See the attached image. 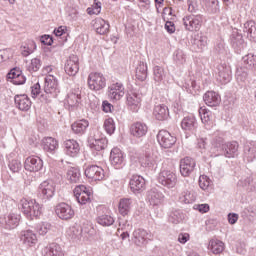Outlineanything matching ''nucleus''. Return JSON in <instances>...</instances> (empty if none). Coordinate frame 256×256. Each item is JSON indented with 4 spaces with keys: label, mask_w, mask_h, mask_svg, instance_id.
Wrapping results in <instances>:
<instances>
[{
    "label": "nucleus",
    "mask_w": 256,
    "mask_h": 256,
    "mask_svg": "<svg viewBox=\"0 0 256 256\" xmlns=\"http://www.w3.org/2000/svg\"><path fill=\"white\" fill-rule=\"evenodd\" d=\"M22 213L28 218L39 217L43 213V207L35 199L22 198L20 200Z\"/></svg>",
    "instance_id": "1"
},
{
    "label": "nucleus",
    "mask_w": 256,
    "mask_h": 256,
    "mask_svg": "<svg viewBox=\"0 0 256 256\" xmlns=\"http://www.w3.org/2000/svg\"><path fill=\"white\" fill-rule=\"evenodd\" d=\"M158 183L167 189H173L177 185V174L173 170L163 169L158 174Z\"/></svg>",
    "instance_id": "2"
},
{
    "label": "nucleus",
    "mask_w": 256,
    "mask_h": 256,
    "mask_svg": "<svg viewBox=\"0 0 256 256\" xmlns=\"http://www.w3.org/2000/svg\"><path fill=\"white\" fill-rule=\"evenodd\" d=\"M55 195V182L53 180L43 181L38 188V197L44 202L47 203L50 199H53Z\"/></svg>",
    "instance_id": "3"
},
{
    "label": "nucleus",
    "mask_w": 256,
    "mask_h": 256,
    "mask_svg": "<svg viewBox=\"0 0 256 256\" xmlns=\"http://www.w3.org/2000/svg\"><path fill=\"white\" fill-rule=\"evenodd\" d=\"M216 142V147H222V155L231 159L233 157H237V151H239V143L237 142H228L223 143V138L218 137L214 140Z\"/></svg>",
    "instance_id": "4"
},
{
    "label": "nucleus",
    "mask_w": 256,
    "mask_h": 256,
    "mask_svg": "<svg viewBox=\"0 0 256 256\" xmlns=\"http://www.w3.org/2000/svg\"><path fill=\"white\" fill-rule=\"evenodd\" d=\"M107 85V80L105 76L101 73H90L88 76V87L92 91H101Z\"/></svg>",
    "instance_id": "5"
},
{
    "label": "nucleus",
    "mask_w": 256,
    "mask_h": 256,
    "mask_svg": "<svg viewBox=\"0 0 256 256\" xmlns=\"http://www.w3.org/2000/svg\"><path fill=\"white\" fill-rule=\"evenodd\" d=\"M148 241H153V234L145 229H136L132 234V242L137 247H144Z\"/></svg>",
    "instance_id": "6"
},
{
    "label": "nucleus",
    "mask_w": 256,
    "mask_h": 256,
    "mask_svg": "<svg viewBox=\"0 0 256 256\" xmlns=\"http://www.w3.org/2000/svg\"><path fill=\"white\" fill-rule=\"evenodd\" d=\"M55 213L59 219L62 221H69L75 217V210H73V207L71 205L62 202L56 205L55 207Z\"/></svg>",
    "instance_id": "7"
},
{
    "label": "nucleus",
    "mask_w": 256,
    "mask_h": 256,
    "mask_svg": "<svg viewBox=\"0 0 256 256\" xmlns=\"http://www.w3.org/2000/svg\"><path fill=\"white\" fill-rule=\"evenodd\" d=\"M183 23L186 31H199L201 25H203V16L198 15H188L183 18Z\"/></svg>",
    "instance_id": "8"
},
{
    "label": "nucleus",
    "mask_w": 256,
    "mask_h": 256,
    "mask_svg": "<svg viewBox=\"0 0 256 256\" xmlns=\"http://www.w3.org/2000/svg\"><path fill=\"white\" fill-rule=\"evenodd\" d=\"M157 141L163 149H171L177 143V138L171 135L169 131L160 130L157 134Z\"/></svg>",
    "instance_id": "9"
},
{
    "label": "nucleus",
    "mask_w": 256,
    "mask_h": 256,
    "mask_svg": "<svg viewBox=\"0 0 256 256\" xmlns=\"http://www.w3.org/2000/svg\"><path fill=\"white\" fill-rule=\"evenodd\" d=\"M74 196L80 205H87L91 201V190L85 185H78L74 189Z\"/></svg>",
    "instance_id": "10"
},
{
    "label": "nucleus",
    "mask_w": 256,
    "mask_h": 256,
    "mask_svg": "<svg viewBox=\"0 0 256 256\" xmlns=\"http://www.w3.org/2000/svg\"><path fill=\"white\" fill-rule=\"evenodd\" d=\"M64 71L70 77H75L79 73V56L72 54L66 60Z\"/></svg>",
    "instance_id": "11"
},
{
    "label": "nucleus",
    "mask_w": 256,
    "mask_h": 256,
    "mask_svg": "<svg viewBox=\"0 0 256 256\" xmlns=\"http://www.w3.org/2000/svg\"><path fill=\"white\" fill-rule=\"evenodd\" d=\"M24 169L30 173H37L43 169V160L37 156H30L24 162Z\"/></svg>",
    "instance_id": "12"
},
{
    "label": "nucleus",
    "mask_w": 256,
    "mask_h": 256,
    "mask_svg": "<svg viewBox=\"0 0 256 256\" xmlns=\"http://www.w3.org/2000/svg\"><path fill=\"white\" fill-rule=\"evenodd\" d=\"M85 175L92 181H103L105 179V170L97 165H92L86 168Z\"/></svg>",
    "instance_id": "13"
},
{
    "label": "nucleus",
    "mask_w": 256,
    "mask_h": 256,
    "mask_svg": "<svg viewBox=\"0 0 256 256\" xmlns=\"http://www.w3.org/2000/svg\"><path fill=\"white\" fill-rule=\"evenodd\" d=\"M195 159L191 157H185L180 161V173L182 177H189L193 171H195L196 166Z\"/></svg>",
    "instance_id": "14"
},
{
    "label": "nucleus",
    "mask_w": 256,
    "mask_h": 256,
    "mask_svg": "<svg viewBox=\"0 0 256 256\" xmlns=\"http://www.w3.org/2000/svg\"><path fill=\"white\" fill-rule=\"evenodd\" d=\"M125 95V88L121 82H116L109 86L108 97L112 101H119Z\"/></svg>",
    "instance_id": "15"
},
{
    "label": "nucleus",
    "mask_w": 256,
    "mask_h": 256,
    "mask_svg": "<svg viewBox=\"0 0 256 256\" xmlns=\"http://www.w3.org/2000/svg\"><path fill=\"white\" fill-rule=\"evenodd\" d=\"M147 199L152 207H159L160 205H163V201H165V195H163V193H161L159 190L153 188L148 191Z\"/></svg>",
    "instance_id": "16"
},
{
    "label": "nucleus",
    "mask_w": 256,
    "mask_h": 256,
    "mask_svg": "<svg viewBox=\"0 0 256 256\" xmlns=\"http://www.w3.org/2000/svg\"><path fill=\"white\" fill-rule=\"evenodd\" d=\"M59 92V84L57 83V78L49 74L45 77L44 82V93H50V95H56Z\"/></svg>",
    "instance_id": "17"
},
{
    "label": "nucleus",
    "mask_w": 256,
    "mask_h": 256,
    "mask_svg": "<svg viewBox=\"0 0 256 256\" xmlns=\"http://www.w3.org/2000/svg\"><path fill=\"white\" fill-rule=\"evenodd\" d=\"M217 81L222 85H227L231 81V66H227V64L218 66Z\"/></svg>",
    "instance_id": "18"
},
{
    "label": "nucleus",
    "mask_w": 256,
    "mask_h": 256,
    "mask_svg": "<svg viewBox=\"0 0 256 256\" xmlns=\"http://www.w3.org/2000/svg\"><path fill=\"white\" fill-rule=\"evenodd\" d=\"M130 189L135 194L145 191V178L140 175H133L130 179Z\"/></svg>",
    "instance_id": "19"
},
{
    "label": "nucleus",
    "mask_w": 256,
    "mask_h": 256,
    "mask_svg": "<svg viewBox=\"0 0 256 256\" xmlns=\"http://www.w3.org/2000/svg\"><path fill=\"white\" fill-rule=\"evenodd\" d=\"M157 152L153 150H149L146 152L145 156L140 159V163L142 167H148L149 169H153L157 165Z\"/></svg>",
    "instance_id": "20"
},
{
    "label": "nucleus",
    "mask_w": 256,
    "mask_h": 256,
    "mask_svg": "<svg viewBox=\"0 0 256 256\" xmlns=\"http://www.w3.org/2000/svg\"><path fill=\"white\" fill-rule=\"evenodd\" d=\"M65 153L68 157H77L79 152L81 151V147L79 146V142L73 139L66 140L64 142Z\"/></svg>",
    "instance_id": "21"
},
{
    "label": "nucleus",
    "mask_w": 256,
    "mask_h": 256,
    "mask_svg": "<svg viewBox=\"0 0 256 256\" xmlns=\"http://www.w3.org/2000/svg\"><path fill=\"white\" fill-rule=\"evenodd\" d=\"M127 105L131 111L134 113H137L139 111V108L141 107V95L130 92L127 95Z\"/></svg>",
    "instance_id": "22"
},
{
    "label": "nucleus",
    "mask_w": 256,
    "mask_h": 256,
    "mask_svg": "<svg viewBox=\"0 0 256 256\" xmlns=\"http://www.w3.org/2000/svg\"><path fill=\"white\" fill-rule=\"evenodd\" d=\"M43 256H65L63 247L57 243H51L46 246L42 251Z\"/></svg>",
    "instance_id": "23"
},
{
    "label": "nucleus",
    "mask_w": 256,
    "mask_h": 256,
    "mask_svg": "<svg viewBox=\"0 0 256 256\" xmlns=\"http://www.w3.org/2000/svg\"><path fill=\"white\" fill-rule=\"evenodd\" d=\"M19 221H21V215L15 213H10L1 219V223H4L5 229H15L19 226Z\"/></svg>",
    "instance_id": "24"
},
{
    "label": "nucleus",
    "mask_w": 256,
    "mask_h": 256,
    "mask_svg": "<svg viewBox=\"0 0 256 256\" xmlns=\"http://www.w3.org/2000/svg\"><path fill=\"white\" fill-rule=\"evenodd\" d=\"M14 101L20 111H29L31 109V99L26 94L16 95Z\"/></svg>",
    "instance_id": "25"
},
{
    "label": "nucleus",
    "mask_w": 256,
    "mask_h": 256,
    "mask_svg": "<svg viewBox=\"0 0 256 256\" xmlns=\"http://www.w3.org/2000/svg\"><path fill=\"white\" fill-rule=\"evenodd\" d=\"M20 240L26 247H33V245H37V234L33 230L22 231Z\"/></svg>",
    "instance_id": "26"
},
{
    "label": "nucleus",
    "mask_w": 256,
    "mask_h": 256,
    "mask_svg": "<svg viewBox=\"0 0 256 256\" xmlns=\"http://www.w3.org/2000/svg\"><path fill=\"white\" fill-rule=\"evenodd\" d=\"M125 158L123 157V152L119 148H113L110 153V163L116 169H119L123 165Z\"/></svg>",
    "instance_id": "27"
},
{
    "label": "nucleus",
    "mask_w": 256,
    "mask_h": 256,
    "mask_svg": "<svg viewBox=\"0 0 256 256\" xmlns=\"http://www.w3.org/2000/svg\"><path fill=\"white\" fill-rule=\"evenodd\" d=\"M92 27L98 35H107L111 26L109 25V22L102 18H98L92 22Z\"/></svg>",
    "instance_id": "28"
},
{
    "label": "nucleus",
    "mask_w": 256,
    "mask_h": 256,
    "mask_svg": "<svg viewBox=\"0 0 256 256\" xmlns=\"http://www.w3.org/2000/svg\"><path fill=\"white\" fill-rule=\"evenodd\" d=\"M203 100L208 107H217L221 103V96L215 91H208L204 94Z\"/></svg>",
    "instance_id": "29"
},
{
    "label": "nucleus",
    "mask_w": 256,
    "mask_h": 256,
    "mask_svg": "<svg viewBox=\"0 0 256 256\" xmlns=\"http://www.w3.org/2000/svg\"><path fill=\"white\" fill-rule=\"evenodd\" d=\"M147 131V124L142 122H136L132 124L130 128L131 135H133V137H137L138 139L141 137H145V135H147Z\"/></svg>",
    "instance_id": "30"
},
{
    "label": "nucleus",
    "mask_w": 256,
    "mask_h": 256,
    "mask_svg": "<svg viewBox=\"0 0 256 256\" xmlns=\"http://www.w3.org/2000/svg\"><path fill=\"white\" fill-rule=\"evenodd\" d=\"M84 233H89V230L85 228L83 229L81 225H77V224L70 226L67 230L68 237H71L74 240L81 239Z\"/></svg>",
    "instance_id": "31"
},
{
    "label": "nucleus",
    "mask_w": 256,
    "mask_h": 256,
    "mask_svg": "<svg viewBox=\"0 0 256 256\" xmlns=\"http://www.w3.org/2000/svg\"><path fill=\"white\" fill-rule=\"evenodd\" d=\"M90 147L95 151H103V149L107 147V138L94 135V137L90 139Z\"/></svg>",
    "instance_id": "32"
},
{
    "label": "nucleus",
    "mask_w": 256,
    "mask_h": 256,
    "mask_svg": "<svg viewBox=\"0 0 256 256\" xmlns=\"http://www.w3.org/2000/svg\"><path fill=\"white\" fill-rule=\"evenodd\" d=\"M153 115L158 121H165L169 117V108L164 104L156 105Z\"/></svg>",
    "instance_id": "33"
},
{
    "label": "nucleus",
    "mask_w": 256,
    "mask_h": 256,
    "mask_svg": "<svg viewBox=\"0 0 256 256\" xmlns=\"http://www.w3.org/2000/svg\"><path fill=\"white\" fill-rule=\"evenodd\" d=\"M131 207H133V200L131 198L120 199L118 205V211L120 215H122L123 217L129 215V213L131 212Z\"/></svg>",
    "instance_id": "34"
},
{
    "label": "nucleus",
    "mask_w": 256,
    "mask_h": 256,
    "mask_svg": "<svg viewBox=\"0 0 256 256\" xmlns=\"http://www.w3.org/2000/svg\"><path fill=\"white\" fill-rule=\"evenodd\" d=\"M72 131L76 135H83L87 131V127H89V121L82 119L74 122L72 125Z\"/></svg>",
    "instance_id": "35"
},
{
    "label": "nucleus",
    "mask_w": 256,
    "mask_h": 256,
    "mask_svg": "<svg viewBox=\"0 0 256 256\" xmlns=\"http://www.w3.org/2000/svg\"><path fill=\"white\" fill-rule=\"evenodd\" d=\"M42 147L44 151L48 153H53L59 147V142L53 137H46L42 140Z\"/></svg>",
    "instance_id": "36"
},
{
    "label": "nucleus",
    "mask_w": 256,
    "mask_h": 256,
    "mask_svg": "<svg viewBox=\"0 0 256 256\" xmlns=\"http://www.w3.org/2000/svg\"><path fill=\"white\" fill-rule=\"evenodd\" d=\"M181 127L184 131H195L197 129V120L194 116L184 117L181 122Z\"/></svg>",
    "instance_id": "37"
},
{
    "label": "nucleus",
    "mask_w": 256,
    "mask_h": 256,
    "mask_svg": "<svg viewBox=\"0 0 256 256\" xmlns=\"http://www.w3.org/2000/svg\"><path fill=\"white\" fill-rule=\"evenodd\" d=\"M244 157L247 159L248 162L253 161L256 159V142L247 143L244 147Z\"/></svg>",
    "instance_id": "38"
},
{
    "label": "nucleus",
    "mask_w": 256,
    "mask_h": 256,
    "mask_svg": "<svg viewBox=\"0 0 256 256\" xmlns=\"http://www.w3.org/2000/svg\"><path fill=\"white\" fill-rule=\"evenodd\" d=\"M230 41L232 47L237 49V51H241V49L245 47V40H243V35L237 32L232 33Z\"/></svg>",
    "instance_id": "39"
},
{
    "label": "nucleus",
    "mask_w": 256,
    "mask_h": 256,
    "mask_svg": "<svg viewBox=\"0 0 256 256\" xmlns=\"http://www.w3.org/2000/svg\"><path fill=\"white\" fill-rule=\"evenodd\" d=\"M208 249L214 254L219 255L225 250V244L221 240H210Z\"/></svg>",
    "instance_id": "40"
},
{
    "label": "nucleus",
    "mask_w": 256,
    "mask_h": 256,
    "mask_svg": "<svg viewBox=\"0 0 256 256\" xmlns=\"http://www.w3.org/2000/svg\"><path fill=\"white\" fill-rule=\"evenodd\" d=\"M192 44L198 49V51H203V49L207 47V36L203 34L194 35Z\"/></svg>",
    "instance_id": "41"
},
{
    "label": "nucleus",
    "mask_w": 256,
    "mask_h": 256,
    "mask_svg": "<svg viewBox=\"0 0 256 256\" xmlns=\"http://www.w3.org/2000/svg\"><path fill=\"white\" fill-rule=\"evenodd\" d=\"M66 179L69 183H79L81 181V172L75 167H71L67 170Z\"/></svg>",
    "instance_id": "42"
},
{
    "label": "nucleus",
    "mask_w": 256,
    "mask_h": 256,
    "mask_svg": "<svg viewBox=\"0 0 256 256\" xmlns=\"http://www.w3.org/2000/svg\"><path fill=\"white\" fill-rule=\"evenodd\" d=\"M244 69H249L250 71H256V55L247 54L242 58Z\"/></svg>",
    "instance_id": "43"
},
{
    "label": "nucleus",
    "mask_w": 256,
    "mask_h": 256,
    "mask_svg": "<svg viewBox=\"0 0 256 256\" xmlns=\"http://www.w3.org/2000/svg\"><path fill=\"white\" fill-rule=\"evenodd\" d=\"M243 32L247 34L250 39H256V23L253 20H249L244 23Z\"/></svg>",
    "instance_id": "44"
},
{
    "label": "nucleus",
    "mask_w": 256,
    "mask_h": 256,
    "mask_svg": "<svg viewBox=\"0 0 256 256\" xmlns=\"http://www.w3.org/2000/svg\"><path fill=\"white\" fill-rule=\"evenodd\" d=\"M43 65V62L40 58H33L30 60V62L27 63L26 69L29 71V73H37L39 69H41Z\"/></svg>",
    "instance_id": "45"
},
{
    "label": "nucleus",
    "mask_w": 256,
    "mask_h": 256,
    "mask_svg": "<svg viewBox=\"0 0 256 256\" xmlns=\"http://www.w3.org/2000/svg\"><path fill=\"white\" fill-rule=\"evenodd\" d=\"M96 221L102 227H111L115 223V218L109 214H102L96 218Z\"/></svg>",
    "instance_id": "46"
},
{
    "label": "nucleus",
    "mask_w": 256,
    "mask_h": 256,
    "mask_svg": "<svg viewBox=\"0 0 256 256\" xmlns=\"http://www.w3.org/2000/svg\"><path fill=\"white\" fill-rule=\"evenodd\" d=\"M199 115L201 117L202 123L206 126L207 129L213 125V122L211 121V111H208L205 108L199 109Z\"/></svg>",
    "instance_id": "47"
},
{
    "label": "nucleus",
    "mask_w": 256,
    "mask_h": 256,
    "mask_svg": "<svg viewBox=\"0 0 256 256\" xmlns=\"http://www.w3.org/2000/svg\"><path fill=\"white\" fill-rule=\"evenodd\" d=\"M136 78L138 81H145L147 79V64L140 62L136 67Z\"/></svg>",
    "instance_id": "48"
},
{
    "label": "nucleus",
    "mask_w": 256,
    "mask_h": 256,
    "mask_svg": "<svg viewBox=\"0 0 256 256\" xmlns=\"http://www.w3.org/2000/svg\"><path fill=\"white\" fill-rule=\"evenodd\" d=\"M79 101H81V90L77 89L75 92L68 94L67 103L70 107L79 105Z\"/></svg>",
    "instance_id": "49"
},
{
    "label": "nucleus",
    "mask_w": 256,
    "mask_h": 256,
    "mask_svg": "<svg viewBox=\"0 0 256 256\" xmlns=\"http://www.w3.org/2000/svg\"><path fill=\"white\" fill-rule=\"evenodd\" d=\"M37 49V44H35V41L30 40L27 44L21 47V54L23 57H29L31 53H33Z\"/></svg>",
    "instance_id": "50"
},
{
    "label": "nucleus",
    "mask_w": 256,
    "mask_h": 256,
    "mask_svg": "<svg viewBox=\"0 0 256 256\" xmlns=\"http://www.w3.org/2000/svg\"><path fill=\"white\" fill-rule=\"evenodd\" d=\"M153 79L155 83H161L165 79V70L160 66H155L153 69Z\"/></svg>",
    "instance_id": "51"
},
{
    "label": "nucleus",
    "mask_w": 256,
    "mask_h": 256,
    "mask_svg": "<svg viewBox=\"0 0 256 256\" xmlns=\"http://www.w3.org/2000/svg\"><path fill=\"white\" fill-rule=\"evenodd\" d=\"M174 61L176 65H183L187 61V56L183 50L178 49L174 52Z\"/></svg>",
    "instance_id": "52"
},
{
    "label": "nucleus",
    "mask_w": 256,
    "mask_h": 256,
    "mask_svg": "<svg viewBox=\"0 0 256 256\" xmlns=\"http://www.w3.org/2000/svg\"><path fill=\"white\" fill-rule=\"evenodd\" d=\"M212 183L213 182L207 175H201L199 177V187L202 188L203 191H207V189H209V187H211Z\"/></svg>",
    "instance_id": "53"
},
{
    "label": "nucleus",
    "mask_w": 256,
    "mask_h": 256,
    "mask_svg": "<svg viewBox=\"0 0 256 256\" xmlns=\"http://www.w3.org/2000/svg\"><path fill=\"white\" fill-rule=\"evenodd\" d=\"M104 129L108 135H113V133H115V121L113 118H108L105 120Z\"/></svg>",
    "instance_id": "54"
},
{
    "label": "nucleus",
    "mask_w": 256,
    "mask_h": 256,
    "mask_svg": "<svg viewBox=\"0 0 256 256\" xmlns=\"http://www.w3.org/2000/svg\"><path fill=\"white\" fill-rule=\"evenodd\" d=\"M247 70H245V68L240 67L237 68L236 70V80L238 81V83H245V81H247Z\"/></svg>",
    "instance_id": "55"
},
{
    "label": "nucleus",
    "mask_w": 256,
    "mask_h": 256,
    "mask_svg": "<svg viewBox=\"0 0 256 256\" xmlns=\"http://www.w3.org/2000/svg\"><path fill=\"white\" fill-rule=\"evenodd\" d=\"M169 221L170 223H174V225H177V223H181V221H183V214H181L180 211L176 210L170 213Z\"/></svg>",
    "instance_id": "56"
},
{
    "label": "nucleus",
    "mask_w": 256,
    "mask_h": 256,
    "mask_svg": "<svg viewBox=\"0 0 256 256\" xmlns=\"http://www.w3.org/2000/svg\"><path fill=\"white\" fill-rule=\"evenodd\" d=\"M206 7L210 13H219V0H208Z\"/></svg>",
    "instance_id": "57"
},
{
    "label": "nucleus",
    "mask_w": 256,
    "mask_h": 256,
    "mask_svg": "<svg viewBox=\"0 0 256 256\" xmlns=\"http://www.w3.org/2000/svg\"><path fill=\"white\" fill-rule=\"evenodd\" d=\"M88 15H99L101 13V2L94 1L92 7L87 8Z\"/></svg>",
    "instance_id": "58"
},
{
    "label": "nucleus",
    "mask_w": 256,
    "mask_h": 256,
    "mask_svg": "<svg viewBox=\"0 0 256 256\" xmlns=\"http://www.w3.org/2000/svg\"><path fill=\"white\" fill-rule=\"evenodd\" d=\"M8 167L12 173H19V171L22 169L23 165L21 164V161L19 160H12L9 162Z\"/></svg>",
    "instance_id": "59"
},
{
    "label": "nucleus",
    "mask_w": 256,
    "mask_h": 256,
    "mask_svg": "<svg viewBox=\"0 0 256 256\" xmlns=\"http://www.w3.org/2000/svg\"><path fill=\"white\" fill-rule=\"evenodd\" d=\"M21 69L13 68L7 74V80L14 84L15 79H17L21 75Z\"/></svg>",
    "instance_id": "60"
},
{
    "label": "nucleus",
    "mask_w": 256,
    "mask_h": 256,
    "mask_svg": "<svg viewBox=\"0 0 256 256\" xmlns=\"http://www.w3.org/2000/svg\"><path fill=\"white\" fill-rule=\"evenodd\" d=\"M50 229H51V224L47 222H43L37 225V231L39 235H47Z\"/></svg>",
    "instance_id": "61"
},
{
    "label": "nucleus",
    "mask_w": 256,
    "mask_h": 256,
    "mask_svg": "<svg viewBox=\"0 0 256 256\" xmlns=\"http://www.w3.org/2000/svg\"><path fill=\"white\" fill-rule=\"evenodd\" d=\"M54 97H57L56 95H51V93H42L39 95V100L41 101V103H51V100L54 98Z\"/></svg>",
    "instance_id": "62"
},
{
    "label": "nucleus",
    "mask_w": 256,
    "mask_h": 256,
    "mask_svg": "<svg viewBox=\"0 0 256 256\" xmlns=\"http://www.w3.org/2000/svg\"><path fill=\"white\" fill-rule=\"evenodd\" d=\"M40 95H41V85L39 83H36L31 87V97L35 99Z\"/></svg>",
    "instance_id": "63"
},
{
    "label": "nucleus",
    "mask_w": 256,
    "mask_h": 256,
    "mask_svg": "<svg viewBox=\"0 0 256 256\" xmlns=\"http://www.w3.org/2000/svg\"><path fill=\"white\" fill-rule=\"evenodd\" d=\"M182 201L186 204L193 203L195 201V195L189 191H186L183 193Z\"/></svg>",
    "instance_id": "64"
}]
</instances>
